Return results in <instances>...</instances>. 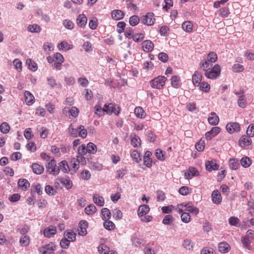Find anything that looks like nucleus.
I'll return each mask as SVG.
<instances>
[{
  "instance_id": "nucleus-60",
  "label": "nucleus",
  "mask_w": 254,
  "mask_h": 254,
  "mask_svg": "<svg viewBox=\"0 0 254 254\" xmlns=\"http://www.w3.org/2000/svg\"><path fill=\"white\" fill-rule=\"evenodd\" d=\"M45 191L49 195H54L56 192V190L51 186L47 185L45 188Z\"/></svg>"
},
{
  "instance_id": "nucleus-21",
  "label": "nucleus",
  "mask_w": 254,
  "mask_h": 254,
  "mask_svg": "<svg viewBox=\"0 0 254 254\" xmlns=\"http://www.w3.org/2000/svg\"><path fill=\"white\" fill-rule=\"evenodd\" d=\"M33 171L36 174H41L44 171V167L37 163H34L32 166Z\"/></svg>"
},
{
  "instance_id": "nucleus-48",
  "label": "nucleus",
  "mask_w": 254,
  "mask_h": 254,
  "mask_svg": "<svg viewBox=\"0 0 254 254\" xmlns=\"http://www.w3.org/2000/svg\"><path fill=\"white\" fill-rule=\"evenodd\" d=\"M131 156L133 160L136 162L138 163L140 160V154L136 150H133L131 154Z\"/></svg>"
},
{
  "instance_id": "nucleus-58",
  "label": "nucleus",
  "mask_w": 254,
  "mask_h": 254,
  "mask_svg": "<svg viewBox=\"0 0 254 254\" xmlns=\"http://www.w3.org/2000/svg\"><path fill=\"white\" fill-rule=\"evenodd\" d=\"M13 63L18 71H20L22 70V63L19 59H15Z\"/></svg>"
},
{
  "instance_id": "nucleus-42",
  "label": "nucleus",
  "mask_w": 254,
  "mask_h": 254,
  "mask_svg": "<svg viewBox=\"0 0 254 254\" xmlns=\"http://www.w3.org/2000/svg\"><path fill=\"white\" fill-rule=\"evenodd\" d=\"M232 70L235 72H241L244 70V67L240 64H235L233 66Z\"/></svg>"
},
{
  "instance_id": "nucleus-17",
  "label": "nucleus",
  "mask_w": 254,
  "mask_h": 254,
  "mask_svg": "<svg viewBox=\"0 0 254 254\" xmlns=\"http://www.w3.org/2000/svg\"><path fill=\"white\" fill-rule=\"evenodd\" d=\"M93 200L94 202L99 206H103L104 204V199L102 196L95 194L93 195Z\"/></svg>"
},
{
  "instance_id": "nucleus-39",
  "label": "nucleus",
  "mask_w": 254,
  "mask_h": 254,
  "mask_svg": "<svg viewBox=\"0 0 254 254\" xmlns=\"http://www.w3.org/2000/svg\"><path fill=\"white\" fill-rule=\"evenodd\" d=\"M98 248L100 254H107L109 252V248L104 244H101Z\"/></svg>"
},
{
  "instance_id": "nucleus-20",
  "label": "nucleus",
  "mask_w": 254,
  "mask_h": 254,
  "mask_svg": "<svg viewBox=\"0 0 254 254\" xmlns=\"http://www.w3.org/2000/svg\"><path fill=\"white\" fill-rule=\"evenodd\" d=\"M58 48L60 50H65L67 51L70 49H72L73 48L72 45L68 44L67 42L65 41H62L59 44Z\"/></svg>"
},
{
  "instance_id": "nucleus-61",
  "label": "nucleus",
  "mask_w": 254,
  "mask_h": 254,
  "mask_svg": "<svg viewBox=\"0 0 254 254\" xmlns=\"http://www.w3.org/2000/svg\"><path fill=\"white\" fill-rule=\"evenodd\" d=\"M183 246L184 248L189 250L192 249L193 247L191 241L189 239H186L184 240V243L183 244Z\"/></svg>"
},
{
  "instance_id": "nucleus-37",
  "label": "nucleus",
  "mask_w": 254,
  "mask_h": 254,
  "mask_svg": "<svg viewBox=\"0 0 254 254\" xmlns=\"http://www.w3.org/2000/svg\"><path fill=\"white\" fill-rule=\"evenodd\" d=\"M242 243L244 246L246 247L247 249H251V246L250 245V240L248 236H245L242 238Z\"/></svg>"
},
{
  "instance_id": "nucleus-25",
  "label": "nucleus",
  "mask_w": 254,
  "mask_h": 254,
  "mask_svg": "<svg viewBox=\"0 0 254 254\" xmlns=\"http://www.w3.org/2000/svg\"><path fill=\"white\" fill-rule=\"evenodd\" d=\"M19 243L21 246L27 247L30 244V238L28 236H21L19 240Z\"/></svg>"
},
{
  "instance_id": "nucleus-5",
  "label": "nucleus",
  "mask_w": 254,
  "mask_h": 254,
  "mask_svg": "<svg viewBox=\"0 0 254 254\" xmlns=\"http://www.w3.org/2000/svg\"><path fill=\"white\" fill-rule=\"evenodd\" d=\"M211 197L212 201L214 204H219L222 201V196L220 192L217 190H215L212 191Z\"/></svg>"
},
{
  "instance_id": "nucleus-3",
  "label": "nucleus",
  "mask_w": 254,
  "mask_h": 254,
  "mask_svg": "<svg viewBox=\"0 0 254 254\" xmlns=\"http://www.w3.org/2000/svg\"><path fill=\"white\" fill-rule=\"evenodd\" d=\"M104 112L108 114L114 113L115 114L118 115L120 112V109L119 107H117L116 109L114 104L110 103L108 105L105 104L104 105Z\"/></svg>"
},
{
  "instance_id": "nucleus-22",
  "label": "nucleus",
  "mask_w": 254,
  "mask_h": 254,
  "mask_svg": "<svg viewBox=\"0 0 254 254\" xmlns=\"http://www.w3.org/2000/svg\"><path fill=\"white\" fill-rule=\"evenodd\" d=\"M237 103L238 106L241 108H244L246 107V98L245 95L243 94L239 96L237 101Z\"/></svg>"
},
{
  "instance_id": "nucleus-10",
  "label": "nucleus",
  "mask_w": 254,
  "mask_h": 254,
  "mask_svg": "<svg viewBox=\"0 0 254 254\" xmlns=\"http://www.w3.org/2000/svg\"><path fill=\"white\" fill-rule=\"evenodd\" d=\"M55 247L53 244H49L44 247H41L40 249V251L42 254H52L53 252L55 250Z\"/></svg>"
},
{
  "instance_id": "nucleus-51",
  "label": "nucleus",
  "mask_w": 254,
  "mask_h": 254,
  "mask_svg": "<svg viewBox=\"0 0 254 254\" xmlns=\"http://www.w3.org/2000/svg\"><path fill=\"white\" fill-rule=\"evenodd\" d=\"M174 220L173 217L171 215H167L165 216L163 220V223L165 225H169Z\"/></svg>"
},
{
  "instance_id": "nucleus-62",
  "label": "nucleus",
  "mask_w": 254,
  "mask_h": 254,
  "mask_svg": "<svg viewBox=\"0 0 254 254\" xmlns=\"http://www.w3.org/2000/svg\"><path fill=\"white\" fill-rule=\"evenodd\" d=\"M179 193L182 195H186L190 193L189 189L188 187L184 186L179 190Z\"/></svg>"
},
{
  "instance_id": "nucleus-64",
  "label": "nucleus",
  "mask_w": 254,
  "mask_h": 254,
  "mask_svg": "<svg viewBox=\"0 0 254 254\" xmlns=\"http://www.w3.org/2000/svg\"><path fill=\"white\" fill-rule=\"evenodd\" d=\"M211 70L213 71L214 73L216 74V75L219 76L221 72L220 66L218 64H215L211 69Z\"/></svg>"
},
{
  "instance_id": "nucleus-53",
  "label": "nucleus",
  "mask_w": 254,
  "mask_h": 254,
  "mask_svg": "<svg viewBox=\"0 0 254 254\" xmlns=\"http://www.w3.org/2000/svg\"><path fill=\"white\" fill-rule=\"evenodd\" d=\"M204 141L202 140H199L195 145L196 149L199 151H203L204 150Z\"/></svg>"
},
{
  "instance_id": "nucleus-49",
  "label": "nucleus",
  "mask_w": 254,
  "mask_h": 254,
  "mask_svg": "<svg viewBox=\"0 0 254 254\" xmlns=\"http://www.w3.org/2000/svg\"><path fill=\"white\" fill-rule=\"evenodd\" d=\"M180 77L178 76H173L171 78V84L175 88H178L179 86V81Z\"/></svg>"
},
{
  "instance_id": "nucleus-11",
  "label": "nucleus",
  "mask_w": 254,
  "mask_h": 254,
  "mask_svg": "<svg viewBox=\"0 0 254 254\" xmlns=\"http://www.w3.org/2000/svg\"><path fill=\"white\" fill-rule=\"evenodd\" d=\"M252 143L251 137L248 135H243L239 139V145L242 147L249 146Z\"/></svg>"
},
{
  "instance_id": "nucleus-6",
  "label": "nucleus",
  "mask_w": 254,
  "mask_h": 254,
  "mask_svg": "<svg viewBox=\"0 0 254 254\" xmlns=\"http://www.w3.org/2000/svg\"><path fill=\"white\" fill-rule=\"evenodd\" d=\"M226 129L230 133H232L234 132L239 131L240 129V127L238 123H231L227 125Z\"/></svg>"
},
{
  "instance_id": "nucleus-27",
  "label": "nucleus",
  "mask_w": 254,
  "mask_h": 254,
  "mask_svg": "<svg viewBox=\"0 0 254 254\" xmlns=\"http://www.w3.org/2000/svg\"><path fill=\"white\" fill-rule=\"evenodd\" d=\"M101 213L102 215V219L104 220H109L111 218V213L109 209L107 208H103L101 210Z\"/></svg>"
},
{
  "instance_id": "nucleus-54",
  "label": "nucleus",
  "mask_w": 254,
  "mask_h": 254,
  "mask_svg": "<svg viewBox=\"0 0 254 254\" xmlns=\"http://www.w3.org/2000/svg\"><path fill=\"white\" fill-rule=\"evenodd\" d=\"M94 109H95V114L99 116L102 115V113L104 112V108H102L100 104H96L94 107Z\"/></svg>"
},
{
  "instance_id": "nucleus-12",
  "label": "nucleus",
  "mask_w": 254,
  "mask_h": 254,
  "mask_svg": "<svg viewBox=\"0 0 254 254\" xmlns=\"http://www.w3.org/2000/svg\"><path fill=\"white\" fill-rule=\"evenodd\" d=\"M57 232L56 227L50 226L45 229L44 235L47 238H50L55 235Z\"/></svg>"
},
{
  "instance_id": "nucleus-4",
  "label": "nucleus",
  "mask_w": 254,
  "mask_h": 254,
  "mask_svg": "<svg viewBox=\"0 0 254 254\" xmlns=\"http://www.w3.org/2000/svg\"><path fill=\"white\" fill-rule=\"evenodd\" d=\"M220 131L219 127H213L211 129L205 133V138L207 140H211L212 137L217 135Z\"/></svg>"
},
{
  "instance_id": "nucleus-46",
  "label": "nucleus",
  "mask_w": 254,
  "mask_h": 254,
  "mask_svg": "<svg viewBox=\"0 0 254 254\" xmlns=\"http://www.w3.org/2000/svg\"><path fill=\"white\" fill-rule=\"evenodd\" d=\"M181 220L184 223H189L190 221V216L188 212H184L181 215Z\"/></svg>"
},
{
  "instance_id": "nucleus-2",
  "label": "nucleus",
  "mask_w": 254,
  "mask_h": 254,
  "mask_svg": "<svg viewBox=\"0 0 254 254\" xmlns=\"http://www.w3.org/2000/svg\"><path fill=\"white\" fill-rule=\"evenodd\" d=\"M46 167L50 174L57 175L60 173V168L57 165L56 161L54 159H51L46 164Z\"/></svg>"
},
{
  "instance_id": "nucleus-28",
  "label": "nucleus",
  "mask_w": 254,
  "mask_h": 254,
  "mask_svg": "<svg viewBox=\"0 0 254 254\" xmlns=\"http://www.w3.org/2000/svg\"><path fill=\"white\" fill-rule=\"evenodd\" d=\"M89 167L91 169L95 171H100L102 169L103 166L98 162H91Z\"/></svg>"
},
{
  "instance_id": "nucleus-14",
  "label": "nucleus",
  "mask_w": 254,
  "mask_h": 254,
  "mask_svg": "<svg viewBox=\"0 0 254 254\" xmlns=\"http://www.w3.org/2000/svg\"><path fill=\"white\" fill-rule=\"evenodd\" d=\"M149 207L147 205H140L138 209L137 213L139 216L141 217L148 213L149 211Z\"/></svg>"
},
{
  "instance_id": "nucleus-43",
  "label": "nucleus",
  "mask_w": 254,
  "mask_h": 254,
  "mask_svg": "<svg viewBox=\"0 0 254 254\" xmlns=\"http://www.w3.org/2000/svg\"><path fill=\"white\" fill-rule=\"evenodd\" d=\"M208 121L210 124L213 126H215L218 124L219 119L217 116H215L209 117Z\"/></svg>"
},
{
  "instance_id": "nucleus-13",
  "label": "nucleus",
  "mask_w": 254,
  "mask_h": 254,
  "mask_svg": "<svg viewBox=\"0 0 254 254\" xmlns=\"http://www.w3.org/2000/svg\"><path fill=\"white\" fill-rule=\"evenodd\" d=\"M218 249L221 253H227L230 250L231 247L226 242H221L219 244Z\"/></svg>"
},
{
  "instance_id": "nucleus-36",
  "label": "nucleus",
  "mask_w": 254,
  "mask_h": 254,
  "mask_svg": "<svg viewBox=\"0 0 254 254\" xmlns=\"http://www.w3.org/2000/svg\"><path fill=\"white\" fill-rule=\"evenodd\" d=\"M26 64L28 65L29 68L33 71H35L37 69V65L36 63L32 61L31 59H28L26 60Z\"/></svg>"
},
{
  "instance_id": "nucleus-52",
  "label": "nucleus",
  "mask_w": 254,
  "mask_h": 254,
  "mask_svg": "<svg viewBox=\"0 0 254 254\" xmlns=\"http://www.w3.org/2000/svg\"><path fill=\"white\" fill-rule=\"evenodd\" d=\"M113 217L117 220H120L122 218V213L121 211L118 209H115L113 211Z\"/></svg>"
},
{
  "instance_id": "nucleus-26",
  "label": "nucleus",
  "mask_w": 254,
  "mask_h": 254,
  "mask_svg": "<svg viewBox=\"0 0 254 254\" xmlns=\"http://www.w3.org/2000/svg\"><path fill=\"white\" fill-rule=\"evenodd\" d=\"M84 211L87 215H92L96 211V207L94 205L91 204L84 209Z\"/></svg>"
},
{
  "instance_id": "nucleus-35",
  "label": "nucleus",
  "mask_w": 254,
  "mask_h": 254,
  "mask_svg": "<svg viewBox=\"0 0 254 254\" xmlns=\"http://www.w3.org/2000/svg\"><path fill=\"white\" fill-rule=\"evenodd\" d=\"M199 86L200 90L205 92H208L210 88V85L206 82H201Z\"/></svg>"
},
{
  "instance_id": "nucleus-18",
  "label": "nucleus",
  "mask_w": 254,
  "mask_h": 254,
  "mask_svg": "<svg viewBox=\"0 0 254 254\" xmlns=\"http://www.w3.org/2000/svg\"><path fill=\"white\" fill-rule=\"evenodd\" d=\"M131 144L134 147H137L141 145V139L135 134L131 135Z\"/></svg>"
},
{
  "instance_id": "nucleus-19",
  "label": "nucleus",
  "mask_w": 254,
  "mask_h": 254,
  "mask_svg": "<svg viewBox=\"0 0 254 254\" xmlns=\"http://www.w3.org/2000/svg\"><path fill=\"white\" fill-rule=\"evenodd\" d=\"M24 96L25 98V102L28 105L32 104L34 102V97L28 91H26L24 92Z\"/></svg>"
},
{
  "instance_id": "nucleus-9",
  "label": "nucleus",
  "mask_w": 254,
  "mask_h": 254,
  "mask_svg": "<svg viewBox=\"0 0 254 254\" xmlns=\"http://www.w3.org/2000/svg\"><path fill=\"white\" fill-rule=\"evenodd\" d=\"M205 168L206 169L209 171L217 170L219 169V165L216 163L215 160H208L205 162Z\"/></svg>"
},
{
  "instance_id": "nucleus-29",
  "label": "nucleus",
  "mask_w": 254,
  "mask_h": 254,
  "mask_svg": "<svg viewBox=\"0 0 254 254\" xmlns=\"http://www.w3.org/2000/svg\"><path fill=\"white\" fill-rule=\"evenodd\" d=\"M0 130L2 133H7L9 131L10 126L8 123L3 122L0 125Z\"/></svg>"
},
{
  "instance_id": "nucleus-15",
  "label": "nucleus",
  "mask_w": 254,
  "mask_h": 254,
  "mask_svg": "<svg viewBox=\"0 0 254 254\" xmlns=\"http://www.w3.org/2000/svg\"><path fill=\"white\" fill-rule=\"evenodd\" d=\"M18 185L19 188L25 191L29 188L30 183L25 179H20L18 181Z\"/></svg>"
},
{
  "instance_id": "nucleus-56",
  "label": "nucleus",
  "mask_w": 254,
  "mask_h": 254,
  "mask_svg": "<svg viewBox=\"0 0 254 254\" xmlns=\"http://www.w3.org/2000/svg\"><path fill=\"white\" fill-rule=\"evenodd\" d=\"M63 24L64 27L68 29L71 30L74 28V24L72 21L69 20H65L64 21Z\"/></svg>"
},
{
  "instance_id": "nucleus-16",
  "label": "nucleus",
  "mask_w": 254,
  "mask_h": 254,
  "mask_svg": "<svg viewBox=\"0 0 254 254\" xmlns=\"http://www.w3.org/2000/svg\"><path fill=\"white\" fill-rule=\"evenodd\" d=\"M80 230L79 234L81 236H84L87 234L86 228L88 226V223L86 221H81L79 222Z\"/></svg>"
},
{
  "instance_id": "nucleus-24",
  "label": "nucleus",
  "mask_w": 254,
  "mask_h": 254,
  "mask_svg": "<svg viewBox=\"0 0 254 254\" xmlns=\"http://www.w3.org/2000/svg\"><path fill=\"white\" fill-rule=\"evenodd\" d=\"M200 66L203 70L206 71L207 69H210L212 66V64L209 62L207 60L202 61L200 63Z\"/></svg>"
},
{
  "instance_id": "nucleus-55",
  "label": "nucleus",
  "mask_w": 254,
  "mask_h": 254,
  "mask_svg": "<svg viewBox=\"0 0 254 254\" xmlns=\"http://www.w3.org/2000/svg\"><path fill=\"white\" fill-rule=\"evenodd\" d=\"M204 75L208 78L211 79H216L218 77L217 75H216V74H214V72L212 71L211 70L209 71H205Z\"/></svg>"
},
{
  "instance_id": "nucleus-38",
  "label": "nucleus",
  "mask_w": 254,
  "mask_h": 254,
  "mask_svg": "<svg viewBox=\"0 0 254 254\" xmlns=\"http://www.w3.org/2000/svg\"><path fill=\"white\" fill-rule=\"evenodd\" d=\"M207 60L209 61V62L212 63H214L217 60V55L215 53L211 52L208 54Z\"/></svg>"
},
{
  "instance_id": "nucleus-40",
  "label": "nucleus",
  "mask_w": 254,
  "mask_h": 254,
  "mask_svg": "<svg viewBox=\"0 0 254 254\" xmlns=\"http://www.w3.org/2000/svg\"><path fill=\"white\" fill-rule=\"evenodd\" d=\"M153 17H143L142 22L147 25H152L154 24L155 18Z\"/></svg>"
},
{
  "instance_id": "nucleus-57",
  "label": "nucleus",
  "mask_w": 254,
  "mask_h": 254,
  "mask_svg": "<svg viewBox=\"0 0 254 254\" xmlns=\"http://www.w3.org/2000/svg\"><path fill=\"white\" fill-rule=\"evenodd\" d=\"M81 177L82 179L88 180L91 177V174L88 170H84L81 173Z\"/></svg>"
},
{
  "instance_id": "nucleus-33",
  "label": "nucleus",
  "mask_w": 254,
  "mask_h": 254,
  "mask_svg": "<svg viewBox=\"0 0 254 254\" xmlns=\"http://www.w3.org/2000/svg\"><path fill=\"white\" fill-rule=\"evenodd\" d=\"M60 170L64 172H67L69 171V167L66 161L63 160L59 163Z\"/></svg>"
},
{
  "instance_id": "nucleus-23",
  "label": "nucleus",
  "mask_w": 254,
  "mask_h": 254,
  "mask_svg": "<svg viewBox=\"0 0 254 254\" xmlns=\"http://www.w3.org/2000/svg\"><path fill=\"white\" fill-rule=\"evenodd\" d=\"M134 114L137 117L141 119L144 118L146 116V114L143 109L142 108L140 107H136L135 108Z\"/></svg>"
},
{
  "instance_id": "nucleus-41",
  "label": "nucleus",
  "mask_w": 254,
  "mask_h": 254,
  "mask_svg": "<svg viewBox=\"0 0 254 254\" xmlns=\"http://www.w3.org/2000/svg\"><path fill=\"white\" fill-rule=\"evenodd\" d=\"M241 163L242 166L245 168H247L250 166L251 161L249 158L245 157H243L241 160Z\"/></svg>"
},
{
  "instance_id": "nucleus-44",
  "label": "nucleus",
  "mask_w": 254,
  "mask_h": 254,
  "mask_svg": "<svg viewBox=\"0 0 254 254\" xmlns=\"http://www.w3.org/2000/svg\"><path fill=\"white\" fill-rule=\"evenodd\" d=\"M76 20L78 25L82 27L86 24L87 19V17H78Z\"/></svg>"
},
{
  "instance_id": "nucleus-45",
  "label": "nucleus",
  "mask_w": 254,
  "mask_h": 254,
  "mask_svg": "<svg viewBox=\"0 0 254 254\" xmlns=\"http://www.w3.org/2000/svg\"><path fill=\"white\" fill-rule=\"evenodd\" d=\"M239 166V163L235 159H230L229 160V167L230 169L233 170H237Z\"/></svg>"
},
{
  "instance_id": "nucleus-1",
  "label": "nucleus",
  "mask_w": 254,
  "mask_h": 254,
  "mask_svg": "<svg viewBox=\"0 0 254 254\" xmlns=\"http://www.w3.org/2000/svg\"><path fill=\"white\" fill-rule=\"evenodd\" d=\"M167 78L164 76H158L150 81L151 86L156 89H161L164 87Z\"/></svg>"
},
{
  "instance_id": "nucleus-7",
  "label": "nucleus",
  "mask_w": 254,
  "mask_h": 254,
  "mask_svg": "<svg viewBox=\"0 0 254 254\" xmlns=\"http://www.w3.org/2000/svg\"><path fill=\"white\" fill-rule=\"evenodd\" d=\"M142 50L146 52H151L154 48V44L150 40H145L141 43Z\"/></svg>"
},
{
  "instance_id": "nucleus-50",
  "label": "nucleus",
  "mask_w": 254,
  "mask_h": 254,
  "mask_svg": "<svg viewBox=\"0 0 254 254\" xmlns=\"http://www.w3.org/2000/svg\"><path fill=\"white\" fill-rule=\"evenodd\" d=\"M247 134L250 137L254 136V124H252L249 125L247 130Z\"/></svg>"
},
{
  "instance_id": "nucleus-30",
  "label": "nucleus",
  "mask_w": 254,
  "mask_h": 254,
  "mask_svg": "<svg viewBox=\"0 0 254 254\" xmlns=\"http://www.w3.org/2000/svg\"><path fill=\"white\" fill-rule=\"evenodd\" d=\"M182 28L187 32H191L192 30V24L190 21H186L182 24Z\"/></svg>"
},
{
  "instance_id": "nucleus-31",
  "label": "nucleus",
  "mask_w": 254,
  "mask_h": 254,
  "mask_svg": "<svg viewBox=\"0 0 254 254\" xmlns=\"http://www.w3.org/2000/svg\"><path fill=\"white\" fill-rule=\"evenodd\" d=\"M87 152L90 153L95 154L97 151V147L95 144L92 142H89L87 146Z\"/></svg>"
},
{
  "instance_id": "nucleus-59",
  "label": "nucleus",
  "mask_w": 254,
  "mask_h": 254,
  "mask_svg": "<svg viewBox=\"0 0 254 254\" xmlns=\"http://www.w3.org/2000/svg\"><path fill=\"white\" fill-rule=\"evenodd\" d=\"M69 240L66 239V238L62 239L60 242V245L62 248L64 249H67L69 245Z\"/></svg>"
},
{
  "instance_id": "nucleus-34",
  "label": "nucleus",
  "mask_w": 254,
  "mask_h": 254,
  "mask_svg": "<svg viewBox=\"0 0 254 254\" xmlns=\"http://www.w3.org/2000/svg\"><path fill=\"white\" fill-rule=\"evenodd\" d=\"M28 30L31 32L38 33L41 31L40 27L37 24H34L33 25H30L28 27Z\"/></svg>"
},
{
  "instance_id": "nucleus-63",
  "label": "nucleus",
  "mask_w": 254,
  "mask_h": 254,
  "mask_svg": "<svg viewBox=\"0 0 254 254\" xmlns=\"http://www.w3.org/2000/svg\"><path fill=\"white\" fill-rule=\"evenodd\" d=\"M144 38V35L142 33H137L133 35V39L136 42L141 41Z\"/></svg>"
},
{
  "instance_id": "nucleus-8",
  "label": "nucleus",
  "mask_w": 254,
  "mask_h": 254,
  "mask_svg": "<svg viewBox=\"0 0 254 254\" xmlns=\"http://www.w3.org/2000/svg\"><path fill=\"white\" fill-rule=\"evenodd\" d=\"M202 75L197 71H195L192 76V81L195 87L199 86L200 81L202 80Z\"/></svg>"
},
{
  "instance_id": "nucleus-47",
  "label": "nucleus",
  "mask_w": 254,
  "mask_h": 254,
  "mask_svg": "<svg viewBox=\"0 0 254 254\" xmlns=\"http://www.w3.org/2000/svg\"><path fill=\"white\" fill-rule=\"evenodd\" d=\"M79 130V135L82 138H85L87 136V131L84 128V126H79L78 127V131Z\"/></svg>"
},
{
  "instance_id": "nucleus-32",
  "label": "nucleus",
  "mask_w": 254,
  "mask_h": 254,
  "mask_svg": "<svg viewBox=\"0 0 254 254\" xmlns=\"http://www.w3.org/2000/svg\"><path fill=\"white\" fill-rule=\"evenodd\" d=\"M103 225L105 228L108 230H113L115 227V225L114 223L108 219L105 220Z\"/></svg>"
}]
</instances>
